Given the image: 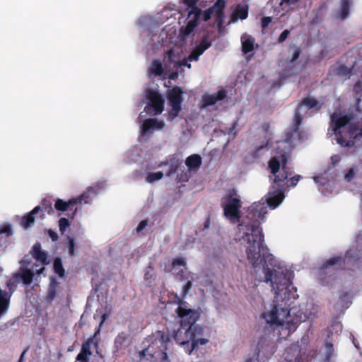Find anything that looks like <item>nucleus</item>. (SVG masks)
<instances>
[{
    "mask_svg": "<svg viewBox=\"0 0 362 362\" xmlns=\"http://www.w3.org/2000/svg\"><path fill=\"white\" fill-rule=\"evenodd\" d=\"M285 193L281 189L274 187L259 202L254 203L248 209L245 217L240 219L239 209L241 202L235 190L230 191L224 198L222 206L224 215L231 222L239 221L235 240L246 248L248 261L256 269L264 260L263 272L267 282H270L274 291L275 300L266 305L262 313V318L267 324L285 327L289 332L295 330L302 322L313 320L318 312V307L313 303H304L298 308L288 310L279 304L289 299V286L293 278V272L280 265L272 255L264 253V237L260 228L261 221L267 214V208H277L284 201Z\"/></svg>",
    "mask_w": 362,
    "mask_h": 362,
    "instance_id": "nucleus-1",
    "label": "nucleus"
},
{
    "mask_svg": "<svg viewBox=\"0 0 362 362\" xmlns=\"http://www.w3.org/2000/svg\"><path fill=\"white\" fill-rule=\"evenodd\" d=\"M321 108V103L315 98L308 97L305 98L296 110L294 115V126L291 130L286 132L283 141H277V151L280 156L272 157L269 161V168L274 176V182L278 186H283L282 182L286 180L291 173L286 167L288 153L298 144V141H303L306 137L296 135L297 130L301 122L303 117L311 116L313 112H317Z\"/></svg>",
    "mask_w": 362,
    "mask_h": 362,
    "instance_id": "nucleus-2",
    "label": "nucleus"
},
{
    "mask_svg": "<svg viewBox=\"0 0 362 362\" xmlns=\"http://www.w3.org/2000/svg\"><path fill=\"white\" fill-rule=\"evenodd\" d=\"M202 329L199 326H180L175 332L174 339L187 353L191 354L199 345L208 343L207 339L202 338Z\"/></svg>",
    "mask_w": 362,
    "mask_h": 362,
    "instance_id": "nucleus-3",
    "label": "nucleus"
},
{
    "mask_svg": "<svg viewBox=\"0 0 362 362\" xmlns=\"http://www.w3.org/2000/svg\"><path fill=\"white\" fill-rule=\"evenodd\" d=\"M168 339L162 332H156L152 336L149 346L139 352L141 358L151 362H169L166 353Z\"/></svg>",
    "mask_w": 362,
    "mask_h": 362,
    "instance_id": "nucleus-4",
    "label": "nucleus"
},
{
    "mask_svg": "<svg viewBox=\"0 0 362 362\" xmlns=\"http://www.w3.org/2000/svg\"><path fill=\"white\" fill-rule=\"evenodd\" d=\"M199 0H182L183 3L188 6L187 23L180 30L179 38L185 42L191 35L193 34L194 28L197 26L201 15V10L195 6Z\"/></svg>",
    "mask_w": 362,
    "mask_h": 362,
    "instance_id": "nucleus-5",
    "label": "nucleus"
},
{
    "mask_svg": "<svg viewBox=\"0 0 362 362\" xmlns=\"http://www.w3.org/2000/svg\"><path fill=\"white\" fill-rule=\"evenodd\" d=\"M163 61L165 75L170 79H175L180 74V70L182 69V66L187 64L186 62H182L179 51L175 49H169Z\"/></svg>",
    "mask_w": 362,
    "mask_h": 362,
    "instance_id": "nucleus-6",
    "label": "nucleus"
},
{
    "mask_svg": "<svg viewBox=\"0 0 362 362\" xmlns=\"http://www.w3.org/2000/svg\"><path fill=\"white\" fill-rule=\"evenodd\" d=\"M33 278V268H28V257H24L21 262L20 270L15 274L13 278L9 279L7 286L11 289V287L16 286V283L22 280L25 285H29L32 283Z\"/></svg>",
    "mask_w": 362,
    "mask_h": 362,
    "instance_id": "nucleus-7",
    "label": "nucleus"
},
{
    "mask_svg": "<svg viewBox=\"0 0 362 362\" xmlns=\"http://www.w3.org/2000/svg\"><path fill=\"white\" fill-rule=\"evenodd\" d=\"M226 4V0H217L215 4L212 7L206 10L204 13V19L205 21L210 19L211 16H214L216 18V23L220 33L223 29V10L225 8Z\"/></svg>",
    "mask_w": 362,
    "mask_h": 362,
    "instance_id": "nucleus-8",
    "label": "nucleus"
},
{
    "mask_svg": "<svg viewBox=\"0 0 362 362\" xmlns=\"http://www.w3.org/2000/svg\"><path fill=\"white\" fill-rule=\"evenodd\" d=\"M32 254L33 257L38 263L30 266V258L29 256L25 255V257H28V268H33V275L35 274V272L37 274H40L45 269V265L49 264V262L47 259V253L41 250V245L37 243L33 246Z\"/></svg>",
    "mask_w": 362,
    "mask_h": 362,
    "instance_id": "nucleus-9",
    "label": "nucleus"
},
{
    "mask_svg": "<svg viewBox=\"0 0 362 362\" xmlns=\"http://www.w3.org/2000/svg\"><path fill=\"white\" fill-rule=\"evenodd\" d=\"M182 93V91L179 87L173 88L168 93L169 104L171 107L168 116L170 120L175 119L181 110Z\"/></svg>",
    "mask_w": 362,
    "mask_h": 362,
    "instance_id": "nucleus-10",
    "label": "nucleus"
},
{
    "mask_svg": "<svg viewBox=\"0 0 362 362\" xmlns=\"http://www.w3.org/2000/svg\"><path fill=\"white\" fill-rule=\"evenodd\" d=\"M178 317L180 318V326L186 327L191 326H197L196 321L198 319V313L192 309H188L182 304H180L176 309Z\"/></svg>",
    "mask_w": 362,
    "mask_h": 362,
    "instance_id": "nucleus-11",
    "label": "nucleus"
},
{
    "mask_svg": "<svg viewBox=\"0 0 362 362\" xmlns=\"http://www.w3.org/2000/svg\"><path fill=\"white\" fill-rule=\"evenodd\" d=\"M146 99L149 105V107L145 108V110L148 109L146 111L152 109V112H150V113L154 115H159L163 112L164 100L158 92L151 90H148L146 92Z\"/></svg>",
    "mask_w": 362,
    "mask_h": 362,
    "instance_id": "nucleus-12",
    "label": "nucleus"
},
{
    "mask_svg": "<svg viewBox=\"0 0 362 362\" xmlns=\"http://www.w3.org/2000/svg\"><path fill=\"white\" fill-rule=\"evenodd\" d=\"M211 45V42L207 36H205L202 38L200 43L194 48V49L192 52V53L189 55L187 59H182V62H186L187 64L182 66H187L189 69L191 68V64L188 63V62L191 61H197L199 59V56H201L206 49L210 47Z\"/></svg>",
    "mask_w": 362,
    "mask_h": 362,
    "instance_id": "nucleus-13",
    "label": "nucleus"
},
{
    "mask_svg": "<svg viewBox=\"0 0 362 362\" xmlns=\"http://www.w3.org/2000/svg\"><path fill=\"white\" fill-rule=\"evenodd\" d=\"M165 127V122L163 120L158 119H145L141 127L140 132L142 136L146 134L153 133L155 131H160Z\"/></svg>",
    "mask_w": 362,
    "mask_h": 362,
    "instance_id": "nucleus-14",
    "label": "nucleus"
},
{
    "mask_svg": "<svg viewBox=\"0 0 362 362\" xmlns=\"http://www.w3.org/2000/svg\"><path fill=\"white\" fill-rule=\"evenodd\" d=\"M186 259L184 257H177L173 260L171 269L168 272H172L180 280H184V269H186Z\"/></svg>",
    "mask_w": 362,
    "mask_h": 362,
    "instance_id": "nucleus-15",
    "label": "nucleus"
},
{
    "mask_svg": "<svg viewBox=\"0 0 362 362\" xmlns=\"http://www.w3.org/2000/svg\"><path fill=\"white\" fill-rule=\"evenodd\" d=\"M247 6L238 5L232 11L228 24L235 23L238 20H245L247 18Z\"/></svg>",
    "mask_w": 362,
    "mask_h": 362,
    "instance_id": "nucleus-16",
    "label": "nucleus"
},
{
    "mask_svg": "<svg viewBox=\"0 0 362 362\" xmlns=\"http://www.w3.org/2000/svg\"><path fill=\"white\" fill-rule=\"evenodd\" d=\"M94 344L93 339H88L83 344L80 353L78 354L77 362H88L89 357L92 355L91 346Z\"/></svg>",
    "mask_w": 362,
    "mask_h": 362,
    "instance_id": "nucleus-17",
    "label": "nucleus"
},
{
    "mask_svg": "<svg viewBox=\"0 0 362 362\" xmlns=\"http://www.w3.org/2000/svg\"><path fill=\"white\" fill-rule=\"evenodd\" d=\"M226 97V92L224 90H221L216 93H214L211 95H206L202 98L203 105L202 106V108H205L209 105H213L216 104L218 101L222 100Z\"/></svg>",
    "mask_w": 362,
    "mask_h": 362,
    "instance_id": "nucleus-18",
    "label": "nucleus"
},
{
    "mask_svg": "<svg viewBox=\"0 0 362 362\" xmlns=\"http://www.w3.org/2000/svg\"><path fill=\"white\" fill-rule=\"evenodd\" d=\"M148 74L151 76H160L166 77L165 70L163 62H160L159 60H154L152 62L150 67L148 69Z\"/></svg>",
    "mask_w": 362,
    "mask_h": 362,
    "instance_id": "nucleus-19",
    "label": "nucleus"
},
{
    "mask_svg": "<svg viewBox=\"0 0 362 362\" xmlns=\"http://www.w3.org/2000/svg\"><path fill=\"white\" fill-rule=\"evenodd\" d=\"M241 45L243 52L246 54L252 52L255 48V38L245 33L241 36Z\"/></svg>",
    "mask_w": 362,
    "mask_h": 362,
    "instance_id": "nucleus-20",
    "label": "nucleus"
},
{
    "mask_svg": "<svg viewBox=\"0 0 362 362\" xmlns=\"http://www.w3.org/2000/svg\"><path fill=\"white\" fill-rule=\"evenodd\" d=\"M83 197L84 195H82L78 198L70 199L69 202H64L62 199H58L55 202L54 207L57 211H65L70 206L78 202L81 203Z\"/></svg>",
    "mask_w": 362,
    "mask_h": 362,
    "instance_id": "nucleus-21",
    "label": "nucleus"
},
{
    "mask_svg": "<svg viewBox=\"0 0 362 362\" xmlns=\"http://www.w3.org/2000/svg\"><path fill=\"white\" fill-rule=\"evenodd\" d=\"M131 343L128 334L122 332L119 334L115 340V347L117 351L122 350L127 347Z\"/></svg>",
    "mask_w": 362,
    "mask_h": 362,
    "instance_id": "nucleus-22",
    "label": "nucleus"
},
{
    "mask_svg": "<svg viewBox=\"0 0 362 362\" xmlns=\"http://www.w3.org/2000/svg\"><path fill=\"white\" fill-rule=\"evenodd\" d=\"M10 304V295L0 288V316L7 313Z\"/></svg>",
    "mask_w": 362,
    "mask_h": 362,
    "instance_id": "nucleus-23",
    "label": "nucleus"
},
{
    "mask_svg": "<svg viewBox=\"0 0 362 362\" xmlns=\"http://www.w3.org/2000/svg\"><path fill=\"white\" fill-rule=\"evenodd\" d=\"M175 172V169L173 166L170 167V169L165 172H156V173H150L147 175L146 177V182L148 183H153L156 181L160 180L164 175L166 176L170 175L172 173Z\"/></svg>",
    "mask_w": 362,
    "mask_h": 362,
    "instance_id": "nucleus-24",
    "label": "nucleus"
},
{
    "mask_svg": "<svg viewBox=\"0 0 362 362\" xmlns=\"http://www.w3.org/2000/svg\"><path fill=\"white\" fill-rule=\"evenodd\" d=\"M40 211H41V208L39 206H35L31 212L25 216L21 222V225L24 228H28L31 227L35 223V218L33 215L37 214Z\"/></svg>",
    "mask_w": 362,
    "mask_h": 362,
    "instance_id": "nucleus-25",
    "label": "nucleus"
},
{
    "mask_svg": "<svg viewBox=\"0 0 362 362\" xmlns=\"http://www.w3.org/2000/svg\"><path fill=\"white\" fill-rule=\"evenodd\" d=\"M185 163L189 170H197L202 163V158L199 155L194 154L186 159Z\"/></svg>",
    "mask_w": 362,
    "mask_h": 362,
    "instance_id": "nucleus-26",
    "label": "nucleus"
},
{
    "mask_svg": "<svg viewBox=\"0 0 362 362\" xmlns=\"http://www.w3.org/2000/svg\"><path fill=\"white\" fill-rule=\"evenodd\" d=\"M350 304L349 296L348 294H345L341 297H339L336 305L335 309L337 313H342L344 310L349 308Z\"/></svg>",
    "mask_w": 362,
    "mask_h": 362,
    "instance_id": "nucleus-27",
    "label": "nucleus"
},
{
    "mask_svg": "<svg viewBox=\"0 0 362 362\" xmlns=\"http://www.w3.org/2000/svg\"><path fill=\"white\" fill-rule=\"evenodd\" d=\"M359 173V167L354 165L350 168L344 173V178L346 182H351L355 179Z\"/></svg>",
    "mask_w": 362,
    "mask_h": 362,
    "instance_id": "nucleus-28",
    "label": "nucleus"
},
{
    "mask_svg": "<svg viewBox=\"0 0 362 362\" xmlns=\"http://www.w3.org/2000/svg\"><path fill=\"white\" fill-rule=\"evenodd\" d=\"M351 6L350 0H341V11L339 17L341 19H344L348 17L349 13V7Z\"/></svg>",
    "mask_w": 362,
    "mask_h": 362,
    "instance_id": "nucleus-29",
    "label": "nucleus"
},
{
    "mask_svg": "<svg viewBox=\"0 0 362 362\" xmlns=\"http://www.w3.org/2000/svg\"><path fill=\"white\" fill-rule=\"evenodd\" d=\"M196 278L197 277L195 276L194 274H189V276L186 278L187 279V281L182 288V294L184 296H186L189 291L191 289L192 286V282L195 281Z\"/></svg>",
    "mask_w": 362,
    "mask_h": 362,
    "instance_id": "nucleus-30",
    "label": "nucleus"
},
{
    "mask_svg": "<svg viewBox=\"0 0 362 362\" xmlns=\"http://www.w3.org/2000/svg\"><path fill=\"white\" fill-rule=\"evenodd\" d=\"M341 262V259L340 257H333L330 259L329 261H327V262H326L320 270H330L333 266L339 264Z\"/></svg>",
    "mask_w": 362,
    "mask_h": 362,
    "instance_id": "nucleus-31",
    "label": "nucleus"
},
{
    "mask_svg": "<svg viewBox=\"0 0 362 362\" xmlns=\"http://www.w3.org/2000/svg\"><path fill=\"white\" fill-rule=\"evenodd\" d=\"M337 71L339 76L344 78L349 77L351 74V69L343 65L339 66Z\"/></svg>",
    "mask_w": 362,
    "mask_h": 362,
    "instance_id": "nucleus-32",
    "label": "nucleus"
},
{
    "mask_svg": "<svg viewBox=\"0 0 362 362\" xmlns=\"http://www.w3.org/2000/svg\"><path fill=\"white\" fill-rule=\"evenodd\" d=\"M54 269L55 272L59 274V276H63L64 274V270L62 267V261L59 259H56L54 262Z\"/></svg>",
    "mask_w": 362,
    "mask_h": 362,
    "instance_id": "nucleus-33",
    "label": "nucleus"
},
{
    "mask_svg": "<svg viewBox=\"0 0 362 362\" xmlns=\"http://www.w3.org/2000/svg\"><path fill=\"white\" fill-rule=\"evenodd\" d=\"M70 222L66 218H61L59 221V228L60 232L63 234L66 231V228L69 227Z\"/></svg>",
    "mask_w": 362,
    "mask_h": 362,
    "instance_id": "nucleus-34",
    "label": "nucleus"
},
{
    "mask_svg": "<svg viewBox=\"0 0 362 362\" xmlns=\"http://www.w3.org/2000/svg\"><path fill=\"white\" fill-rule=\"evenodd\" d=\"M56 294H57L56 285L54 283H52L50 285L49 290L47 291V298L48 300L52 301L55 298Z\"/></svg>",
    "mask_w": 362,
    "mask_h": 362,
    "instance_id": "nucleus-35",
    "label": "nucleus"
},
{
    "mask_svg": "<svg viewBox=\"0 0 362 362\" xmlns=\"http://www.w3.org/2000/svg\"><path fill=\"white\" fill-rule=\"evenodd\" d=\"M334 355V349L332 344H327L326 345L325 361L328 362Z\"/></svg>",
    "mask_w": 362,
    "mask_h": 362,
    "instance_id": "nucleus-36",
    "label": "nucleus"
},
{
    "mask_svg": "<svg viewBox=\"0 0 362 362\" xmlns=\"http://www.w3.org/2000/svg\"><path fill=\"white\" fill-rule=\"evenodd\" d=\"M0 233L6 234L7 236L12 235V228L10 225H4L0 228Z\"/></svg>",
    "mask_w": 362,
    "mask_h": 362,
    "instance_id": "nucleus-37",
    "label": "nucleus"
},
{
    "mask_svg": "<svg viewBox=\"0 0 362 362\" xmlns=\"http://www.w3.org/2000/svg\"><path fill=\"white\" fill-rule=\"evenodd\" d=\"M68 239H69V245H68L69 254L71 256H74V246H75L74 239L71 237H69Z\"/></svg>",
    "mask_w": 362,
    "mask_h": 362,
    "instance_id": "nucleus-38",
    "label": "nucleus"
},
{
    "mask_svg": "<svg viewBox=\"0 0 362 362\" xmlns=\"http://www.w3.org/2000/svg\"><path fill=\"white\" fill-rule=\"evenodd\" d=\"M300 0H280L279 5L282 7L296 4Z\"/></svg>",
    "mask_w": 362,
    "mask_h": 362,
    "instance_id": "nucleus-39",
    "label": "nucleus"
},
{
    "mask_svg": "<svg viewBox=\"0 0 362 362\" xmlns=\"http://www.w3.org/2000/svg\"><path fill=\"white\" fill-rule=\"evenodd\" d=\"M300 178H301L300 175H297V176L291 177L289 180L290 183H289V185H288V186H292V187L296 186Z\"/></svg>",
    "mask_w": 362,
    "mask_h": 362,
    "instance_id": "nucleus-40",
    "label": "nucleus"
},
{
    "mask_svg": "<svg viewBox=\"0 0 362 362\" xmlns=\"http://www.w3.org/2000/svg\"><path fill=\"white\" fill-rule=\"evenodd\" d=\"M341 160V156L340 154H335L331 157L332 163L335 165L339 163Z\"/></svg>",
    "mask_w": 362,
    "mask_h": 362,
    "instance_id": "nucleus-41",
    "label": "nucleus"
},
{
    "mask_svg": "<svg viewBox=\"0 0 362 362\" xmlns=\"http://www.w3.org/2000/svg\"><path fill=\"white\" fill-rule=\"evenodd\" d=\"M288 35H289V31L288 30H285L284 31H283V33L280 35V36L279 37V42H282L284 40H286V39L288 37Z\"/></svg>",
    "mask_w": 362,
    "mask_h": 362,
    "instance_id": "nucleus-42",
    "label": "nucleus"
},
{
    "mask_svg": "<svg viewBox=\"0 0 362 362\" xmlns=\"http://www.w3.org/2000/svg\"><path fill=\"white\" fill-rule=\"evenodd\" d=\"M148 224V221L146 220H144L142 221L139 225L138 226V227L136 228V231L137 233H139L141 232V230H143L146 226H147Z\"/></svg>",
    "mask_w": 362,
    "mask_h": 362,
    "instance_id": "nucleus-43",
    "label": "nucleus"
},
{
    "mask_svg": "<svg viewBox=\"0 0 362 362\" xmlns=\"http://www.w3.org/2000/svg\"><path fill=\"white\" fill-rule=\"evenodd\" d=\"M300 54V49L299 48L295 49L293 51V57H292V59H291V62H293L295 60H296L299 57Z\"/></svg>",
    "mask_w": 362,
    "mask_h": 362,
    "instance_id": "nucleus-44",
    "label": "nucleus"
},
{
    "mask_svg": "<svg viewBox=\"0 0 362 362\" xmlns=\"http://www.w3.org/2000/svg\"><path fill=\"white\" fill-rule=\"evenodd\" d=\"M314 180L316 183H320L321 185H329V183L325 181V179L322 177H314Z\"/></svg>",
    "mask_w": 362,
    "mask_h": 362,
    "instance_id": "nucleus-45",
    "label": "nucleus"
},
{
    "mask_svg": "<svg viewBox=\"0 0 362 362\" xmlns=\"http://www.w3.org/2000/svg\"><path fill=\"white\" fill-rule=\"evenodd\" d=\"M48 234H49V238L53 240V241H56L58 240V235L56 232L53 231L52 230H48Z\"/></svg>",
    "mask_w": 362,
    "mask_h": 362,
    "instance_id": "nucleus-46",
    "label": "nucleus"
},
{
    "mask_svg": "<svg viewBox=\"0 0 362 362\" xmlns=\"http://www.w3.org/2000/svg\"><path fill=\"white\" fill-rule=\"evenodd\" d=\"M272 21L271 17H265L262 19V27H267Z\"/></svg>",
    "mask_w": 362,
    "mask_h": 362,
    "instance_id": "nucleus-47",
    "label": "nucleus"
},
{
    "mask_svg": "<svg viewBox=\"0 0 362 362\" xmlns=\"http://www.w3.org/2000/svg\"><path fill=\"white\" fill-rule=\"evenodd\" d=\"M283 362H293V361H288V360H286H286H285L284 361H283ZM293 362H305V361H303V359L302 358V357H299V358H296Z\"/></svg>",
    "mask_w": 362,
    "mask_h": 362,
    "instance_id": "nucleus-48",
    "label": "nucleus"
},
{
    "mask_svg": "<svg viewBox=\"0 0 362 362\" xmlns=\"http://www.w3.org/2000/svg\"><path fill=\"white\" fill-rule=\"evenodd\" d=\"M27 350H28V349H26L25 350H24L23 351V353L21 355V357H20V359H19L18 362H23V361L24 357H25V354Z\"/></svg>",
    "mask_w": 362,
    "mask_h": 362,
    "instance_id": "nucleus-49",
    "label": "nucleus"
},
{
    "mask_svg": "<svg viewBox=\"0 0 362 362\" xmlns=\"http://www.w3.org/2000/svg\"><path fill=\"white\" fill-rule=\"evenodd\" d=\"M334 326L336 327V329H337V330H338V329H339V330H341V327H342V326H341V323H340V322H337V323H335V325H334Z\"/></svg>",
    "mask_w": 362,
    "mask_h": 362,
    "instance_id": "nucleus-50",
    "label": "nucleus"
},
{
    "mask_svg": "<svg viewBox=\"0 0 362 362\" xmlns=\"http://www.w3.org/2000/svg\"><path fill=\"white\" fill-rule=\"evenodd\" d=\"M47 202L46 201H44V206L46 207V208H50L52 209V204L49 203V202H47V204H46Z\"/></svg>",
    "mask_w": 362,
    "mask_h": 362,
    "instance_id": "nucleus-51",
    "label": "nucleus"
},
{
    "mask_svg": "<svg viewBox=\"0 0 362 362\" xmlns=\"http://www.w3.org/2000/svg\"><path fill=\"white\" fill-rule=\"evenodd\" d=\"M105 319H106V314H103V315H102V321H101V322H100V327H101V325H103V323L105 322Z\"/></svg>",
    "mask_w": 362,
    "mask_h": 362,
    "instance_id": "nucleus-52",
    "label": "nucleus"
},
{
    "mask_svg": "<svg viewBox=\"0 0 362 362\" xmlns=\"http://www.w3.org/2000/svg\"><path fill=\"white\" fill-rule=\"evenodd\" d=\"M148 277H149V272H147L145 274V275H144V278H145L146 279H147Z\"/></svg>",
    "mask_w": 362,
    "mask_h": 362,
    "instance_id": "nucleus-53",
    "label": "nucleus"
},
{
    "mask_svg": "<svg viewBox=\"0 0 362 362\" xmlns=\"http://www.w3.org/2000/svg\"><path fill=\"white\" fill-rule=\"evenodd\" d=\"M262 148H264V146H263V145L260 146L258 148L257 151H258V152H259V151H260V150H261Z\"/></svg>",
    "mask_w": 362,
    "mask_h": 362,
    "instance_id": "nucleus-54",
    "label": "nucleus"
},
{
    "mask_svg": "<svg viewBox=\"0 0 362 362\" xmlns=\"http://www.w3.org/2000/svg\"><path fill=\"white\" fill-rule=\"evenodd\" d=\"M246 362H255V361L249 360V361H247Z\"/></svg>",
    "mask_w": 362,
    "mask_h": 362,
    "instance_id": "nucleus-55",
    "label": "nucleus"
},
{
    "mask_svg": "<svg viewBox=\"0 0 362 362\" xmlns=\"http://www.w3.org/2000/svg\"><path fill=\"white\" fill-rule=\"evenodd\" d=\"M319 190L321 191L322 193H324L323 190L319 188Z\"/></svg>",
    "mask_w": 362,
    "mask_h": 362,
    "instance_id": "nucleus-56",
    "label": "nucleus"
}]
</instances>
